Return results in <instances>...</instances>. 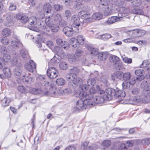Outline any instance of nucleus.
<instances>
[{
    "instance_id": "f257e3e1",
    "label": "nucleus",
    "mask_w": 150,
    "mask_h": 150,
    "mask_svg": "<svg viewBox=\"0 0 150 150\" xmlns=\"http://www.w3.org/2000/svg\"><path fill=\"white\" fill-rule=\"evenodd\" d=\"M106 94L103 95V97L100 96L96 97L94 98L93 101L96 104L101 103H103L104 100H109L112 99L111 96L114 94V91L113 89L111 88H108L106 89Z\"/></svg>"
},
{
    "instance_id": "f03ea898",
    "label": "nucleus",
    "mask_w": 150,
    "mask_h": 150,
    "mask_svg": "<svg viewBox=\"0 0 150 150\" xmlns=\"http://www.w3.org/2000/svg\"><path fill=\"white\" fill-rule=\"evenodd\" d=\"M97 92V90H96L94 88L92 87L90 89L89 92L88 93H86L85 92H80L79 94V97L80 99L85 98L92 102L91 101L92 99L94 96V94Z\"/></svg>"
},
{
    "instance_id": "7ed1b4c3",
    "label": "nucleus",
    "mask_w": 150,
    "mask_h": 150,
    "mask_svg": "<svg viewBox=\"0 0 150 150\" xmlns=\"http://www.w3.org/2000/svg\"><path fill=\"white\" fill-rule=\"evenodd\" d=\"M81 100H78L76 104V107L78 110L85 109L87 106L92 105L93 104L92 102L85 98L81 99Z\"/></svg>"
},
{
    "instance_id": "20e7f679",
    "label": "nucleus",
    "mask_w": 150,
    "mask_h": 150,
    "mask_svg": "<svg viewBox=\"0 0 150 150\" xmlns=\"http://www.w3.org/2000/svg\"><path fill=\"white\" fill-rule=\"evenodd\" d=\"M110 61L112 63L114 67L117 70H120L122 63L120 61V58L117 56L112 55L110 58Z\"/></svg>"
},
{
    "instance_id": "39448f33",
    "label": "nucleus",
    "mask_w": 150,
    "mask_h": 150,
    "mask_svg": "<svg viewBox=\"0 0 150 150\" xmlns=\"http://www.w3.org/2000/svg\"><path fill=\"white\" fill-rule=\"evenodd\" d=\"M58 72L57 69L54 67H49L47 71V76L51 79L57 77L58 76Z\"/></svg>"
},
{
    "instance_id": "423d86ee",
    "label": "nucleus",
    "mask_w": 150,
    "mask_h": 150,
    "mask_svg": "<svg viewBox=\"0 0 150 150\" xmlns=\"http://www.w3.org/2000/svg\"><path fill=\"white\" fill-rule=\"evenodd\" d=\"M71 20L72 23V27L76 28L75 30L76 32H78L79 30V27L80 26L79 18L77 16L74 15L72 17Z\"/></svg>"
},
{
    "instance_id": "0eeeda50",
    "label": "nucleus",
    "mask_w": 150,
    "mask_h": 150,
    "mask_svg": "<svg viewBox=\"0 0 150 150\" xmlns=\"http://www.w3.org/2000/svg\"><path fill=\"white\" fill-rule=\"evenodd\" d=\"M65 78L68 81H71L72 83L75 85H77L79 83L82 82V81L81 78L78 77L76 75L71 76H70V75H67Z\"/></svg>"
},
{
    "instance_id": "6e6552de",
    "label": "nucleus",
    "mask_w": 150,
    "mask_h": 150,
    "mask_svg": "<svg viewBox=\"0 0 150 150\" xmlns=\"http://www.w3.org/2000/svg\"><path fill=\"white\" fill-rule=\"evenodd\" d=\"M29 64H26L25 65V69L30 72H33L36 71V64L33 60L29 62Z\"/></svg>"
},
{
    "instance_id": "1a4fd4ad",
    "label": "nucleus",
    "mask_w": 150,
    "mask_h": 150,
    "mask_svg": "<svg viewBox=\"0 0 150 150\" xmlns=\"http://www.w3.org/2000/svg\"><path fill=\"white\" fill-rule=\"evenodd\" d=\"M118 11L119 12V13L118 14V16L121 20L123 17L128 16L129 12V9L126 6L123 7V8H121Z\"/></svg>"
},
{
    "instance_id": "9d476101",
    "label": "nucleus",
    "mask_w": 150,
    "mask_h": 150,
    "mask_svg": "<svg viewBox=\"0 0 150 150\" xmlns=\"http://www.w3.org/2000/svg\"><path fill=\"white\" fill-rule=\"evenodd\" d=\"M16 17L17 19L20 20L21 23H26L28 20V16L24 14H17Z\"/></svg>"
},
{
    "instance_id": "9b49d317",
    "label": "nucleus",
    "mask_w": 150,
    "mask_h": 150,
    "mask_svg": "<svg viewBox=\"0 0 150 150\" xmlns=\"http://www.w3.org/2000/svg\"><path fill=\"white\" fill-rule=\"evenodd\" d=\"M120 20L118 16H112L108 18L107 20L104 22V23L105 25H110L113 23L115 22L119 21Z\"/></svg>"
},
{
    "instance_id": "f8f14e48",
    "label": "nucleus",
    "mask_w": 150,
    "mask_h": 150,
    "mask_svg": "<svg viewBox=\"0 0 150 150\" xmlns=\"http://www.w3.org/2000/svg\"><path fill=\"white\" fill-rule=\"evenodd\" d=\"M64 34L68 37L71 36L74 33L73 28L69 26L65 27L63 29Z\"/></svg>"
},
{
    "instance_id": "ddd939ff",
    "label": "nucleus",
    "mask_w": 150,
    "mask_h": 150,
    "mask_svg": "<svg viewBox=\"0 0 150 150\" xmlns=\"http://www.w3.org/2000/svg\"><path fill=\"white\" fill-rule=\"evenodd\" d=\"M52 7L51 5L49 3H45L44 4L43 7L42 12L44 14L47 15L48 13L51 12Z\"/></svg>"
},
{
    "instance_id": "4468645a",
    "label": "nucleus",
    "mask_w": 150,
    "mask_h": 150,
    "mask_svg": "<svg viewBox=\"0 0 150 150\" xmlns=\"http://www.w3.org/2000/svg\"><path fill=\"white\" fill-rule=\"evenodd\" d=\"M122 79V72L117 71L114 72L112 75L111 79L113 81H117Z\"/></svg>"
},
{
    "instance_id": "2eb2a0df",
    "label": "nucleus",
    "mask_w": 150,
    "mask_h": 150,
    "mask_svg": "<svg viewBox=\"0 0 150 150\" xmlns=\"http://www.w3.org/2000/svg\"><path fill=\"white\" fill-rule=\"evenodd\" d=\"M113 89L114 91V94L111 96L112 98V96H115L116 97H117L119 99L120 98L122 100L125 96V94L124 91H122L121 90H119L117 92L115 91L114 89Z\"/></svg>"
},
{
    "instance_id": "dca6fc26",
    "label": "nucleus",
    "mask_w": 150,
    "mask_h": 150,
    "mask_svg": "<svg viewBox=\"0 0 150 150\" xmlns=\"http://www.w3.org/2000/svg\"><path fill=\"white\" fill-rule=\"evenodd\" d=\"M77 42L76 44L73 45V47L75 48H78L79 47V44L83 45L84 44V39L81 35H79L77 37Z\"/></svg>"
},
{
    "instance_id": "f3484780",
    "label": "nucleus",
    "mask_w": 150,
    "mask_h": 150,
    "mask_svg": "<svg viewBox=\"0 0 150 150\" xmlns=\"http://www.w3.org/2000/svg\"><path fill=\"white\" fill-rule=\"evenodd\" d=\"M88 143L87 142H84L82 145V148L83 150H95L96 149L95 145L91 146H88Z\"/></svg>"
},
{
    "instance_id": "a211bd4d",
    "label": "nucleus",
    "mask_w": 150,
    "mask_h": 150,
    "mask_svg": "<svg viewBox=\"0 0 150 150\" xmlns=\"http://www.w3.org/2000/svg\"><path fill=\"white\" fill-rule=\"evenodd\" d=\"M108 52H101L98 54V58L100 61H105L108 58Z\"/></svg>"
},
{
    "instance_id": "6ab92c4d",
    "label": "nucleus",
    "mask_w": 150,
    "mask_h": 150,
    "mask_svg": "<svg viewBox=\"0 0 150 150\" xmlns=\"http://www.w3.org/2000/svg\"><path fill=\"white\" fill-rule=\"evenodd\" d=\"M56 91V89L55 87H52L48 91L45 92V94L47 95H50L53 97H55L57 96Z\"/></svg>"
},
{
    "instance_id": "aec40b11",
    "label": "nucleus",
    "mask_w": 150,
    "mask_h": 150,
    "mask_svg": "<svg viewBox=\"0 0 150 150\" xmlns=\"http://www.w3.org/2000/svg\"><path fill=\"white\" fill-rule=\"evenodd\" d=\"M61 60V57L58 55L54 56L53 58L52 59L49 63V64L52 65H54L55 64L59 63Z\"/></svg>"
},
{
    "instance_id": "412c9836",
    "label": "nucleus",
    "mask_w": 150,
    "mask_h": 150,
    "mask_svg": "<svg viewBox=\"0 0 150 150\" xmlns=\"http://www.w3.org/2000/svg\"><path fill=\"white\" fill-rule=\"evenodd\" d=\"M79 14L82 18H85L88 20L90 19L89 17L90 16V14L86 11H81L79 13Z\"/></svg>"
},
{
    "instance_id": "4be33fe9",
    "label": "nucleus",
    "mask_w": 150,
    "mask_h": 150,
    "mask_svg": "<svg viewBox=\"0 0 150 150\" xmlns=\"http://www.w3.org/2000/svg\"><path fill=\"white\" fill-rule=\"evenodd\" d=\"M14 17L13 15L10 13H8L6 15V19L7 20L8 23H6L5 25L7 26H10L11 25L10 24L12 21L13 18Z\"/></svg>"
},
{
    "instance_id": "5701e85b",
    "label": "nucleus",
    "mask_w": 150,
    "mask_h": 150,
    "mask_svg": "<svg viewBox=\"0 0 150 150\" xmlns=\"http://www.w3.org/2000/svg\"><path fill=\"white\" fill-rule=\"evenodd\" d=\"M79 69L77 67H73L70 69V74H67V75H70V76L75 75H77L79 73Z\"/></svg>"
},
{
    "instance_id": "b1692460",
    "label": "nucleus",
    "mask_w": 150,
    "mask_h": 150,
    "mask_svg": "<svg viewBox=\"0 0 150 150\" xmlns=\"http://www.w3.org/2000/svg\"><path fill=\"white\" fill-rule=\"evenodd\" d=\"M20 54L22 57L24 59H27L29 58V56L28 51L25 49H23L20 50Z\"/></svg>"
},
{
    "instance_id": "393cba45",
    "label": "nucleus",
    "mask_w": 150,
    "mask_h": 150,
    "mask_svg": "<svg viewBox=\"0 0 150 150\" xmlns=\"http://www.w3.org/2000/svg\"><path fill=\"white\" fill-rule=\"evenodd\" d=\"M132 12L133 13L139 15H144V13L142 8H134L133 9Z\"/></svg>"
},
{
    "instance_id": "a878e982",
    "label": "nucleus",
    "mask_w": 150,
    "mask_h": 150,
    "mask_svg": "<svg viewBox=\"0 0 150 150\" xmlns=\"http://www.w3.org/2000/svg\"><path fill=\"white\" fill-rule=\"evenodd\" d=\"M88 50L90 52V54L93 55H96L98 54V50L97 49L94 48L90 46L87 47Z\"/></svg>"
},
{
    "instance_id": "bb28decb",
    "label": "nucleus",
    "mask_w": 150,
    "mask_h": 150,
    "mask_svg": "<svg viewBox=\"0 0 150 150\" xmlns=\"http://www.w3.org/2000/svg\"><path fill=\"white\" fill-rule=\"evenodd\" d=\"M45 23L46 25L48 27L53 25L54 24L53 19L49 16L46 18L45 19Z\"/></svg>"
},
{
    "instance_id": "cd10ccee",
    "label": "nucleus",
    "mask_w": 150,
    "mask_h": 150,
    "mask_svg": "<svg viewBox=\"0 0 150 150\" xmlns=\"http://www.w3.org/2000/svg\"><path fill=\"white\" fill-rule=\"evenodd\" d=\"M3 71L5 77L6 78H9L11 76V73L10 72V69L8 67L4 68Z\"/></svg>"
},
{
    "instance_id": "c85d7f7f",
    "label": "nucleus",
    "mask_w": 150,
    "mask_h": 150,
    "mask_svg": "<svg viewBox=\"0 0 150 150\" xmlns=\"http://www.w3.org/2000/svg\"><path fill=\"white\" fill-rule=\"evenodd\" d=\"M28 22L31 25H35L37 23V18L35 17L32 16L29 18H28Z\"/></svg>"
},
{
    "instance_id": "c756f323",
    "label": "nucleus",
    "mask_w": 150,
    "mask_h": 150,
    "mask_svg": "<svg viewBox=\"0 0 150 150\" xmlns=\"http://www.w3.org/2000/svg\"><path fill=\"white\" fill-rule=\"evenodd\" d=\"M11 44V46L14 48L21 47L22 46V44L21 42L16 40L12 41Z\"/></svg>"
},
{
    "instance_id": "7c9ffc66",
    "label": "nucleus",
    "mask_w": 150,
    "mask_h": 150,
    "mask_svg": "<svg viewBox=\"0 0 150 150\" xmlns=\"http://www.w3.org/2000/svg\"><path fill=\"white\" fill-rule=\"evenodd\" d=\"M112 37L111 35L109 33H105L102 35H100L98 36L99 38L104 40H106Z\"/></svg>"
},
{
    "instance_id": "2f4dec72",
    "label": "nucleus",
    "mask_w": 150,
    "mask_h": 150,
    "mask_svg": "<svg viewBox=\"0 0 150 150\" xmlns=\"http://www.w3.org/2000/svg\"><path fill=\"white\" fill-rule=\"evenodd\" d=\"M116 5L118 7V11L120 10L121 8H123L126 6V2L121 1V0H118L116 4Z\"/></svg>"
},
{
    "instance_id": "473e14b6",
    "label": "nucleus",
    "mask_w": 150,
    "mask_h": 150,
    "mask_svg": "<svg viewBox=\"0 0 150 150\" xmlns=\"http://www.w3.org/2000/svg\"><path fill=\"white\" fill-rule=\"evenodd\" d=\"M108 77L105 75L102 76L100 78V80L104 83L105 85L106 86H108L109 85L108 81Z\"/></svg>"
},
{
    "instance_id": "72a5a7b5",
    "label": "nucleus",
    "mask_w": 150,
    "mask_h": 150,
    "mask_svg": "<svg viewBox=\"0 0 150 150\" xmlns=\"http://www.w3.org/2000/svg\"><path fill=\"white\" fill-rule=\"evenodd\" d=\"M131 76V73L129 72L123 73L122 72V79L125 81L128 80Z\"/></svg>"
},
{
    "instance_id": "f704fd0d",
    "label": "nucleus",
    "mask_w": 150,
    "mask_h": 150,
    "mask_svg": "<svg viewBox=\"0 0 150 150\" xmlns=\"http://www.w3.org/2000/svg\"><path fill=\"white\" fill-rule=\"evenodd\" d=\"M103 17V15L100 13H96L92 16V18L96 20H99L101 19Z\"/></svg>"
},
{
    "instance_id": "c9c22d12",
    "label": "nucleus",
    "mask_w": 150,
    "mask_h": 150,
    "mask_svg": "<svg viewBox=\"0 0 150 150\" xmlns=\"http://www.w3.org/2000/svg\"><path fill=\"white\" fill-rule=\"evenodd\" d=\"M2 105L4 107H5L8 105L9 104L10 102V99L5 97L3 99L1 100Z\"/></svg>"
},
{
    "instance_id": "e433bc0d",
    "label": "nucleus",
    "mask_w": 150,
    "mask_h": 150,
    "mask_svg": "<svg viewBox=\"0 0 150 150\" xmlns=\"http://www.w3.org/2000/svg\"><path fill=\"white\" fill-rule=\"evenodd\" d=\"M23 81L25 84H30L33 82L32 79L28 76H26L25 79H23Z\"/></svg>"
},
{
    "instance_id": "4c0bfd02",
    "label": "nucleus",
    "mask_w": 150,
    "mask_h": 150,
    "mask_svg": "<svg viewBox=\"0 0 150 150\" xmlns=\"http://www.w3.org/2000/svg\"><path fill=\"white\" fill-rule=\"evenodd\" d=\"M112 11L110 8L107 6L104 12V14L105 16H108L111 15L112 13Z\"/></svg>"
},
{
    "instance_id": "58836bf2",
    "label": "nucleus",
    "mask_w": 150,
    "mask_h": 150,
    "mask_svg": "<svg viewBox=\"0 0 150 150\" xmlns=\"http://www.w3.org/2000/svg\"><path fill=\"white\" fill-rule=\"evenodd\" d=\"M30 92L34 94H38L40 93L41 92V91L40 89L33 88L30 89L29 90Z\"/></svg>"
},
{
    "instance_id": "ea45409f",
    "label": "nucleus",
    "mask_w": 150,
    "mask_h": 150,
    "mask_svg": "<svg viewBox=\"0 0 150 150\" xmlns=\"http://www.w3.org/2000/svg\"><path fill=\"white\" fill-rule=\"evenodd\" d=\"M60 68L63 70H66L68 67V64L65 62H62L59 64Z\"/></svg>"
},
{
    "instance_id": "a19ab883",
    "label": "nucleus",
    "mask_w": 150,
    "mask_h": 150,
    "mask_svg": "<svg viewBox=\"0 0 150 150\" xmlns=\"http://www.w3.org/2000/svg\"><path fill=\"white\" fill-rule=\"evenodd\" d=\"M51 30L53 32H57L59 30V27L56 25H54L53 24V25H51V26L49 27Z\"/></svg>"
},
{
    "instance_id": "79ce46f5",
    "label": "nucleus",
    "mask_w": 150,
    "mask_h": 150,
    "mask_svg": "<svg viewBox=\"0 0 150 150\" xmlns=\"http://www.w3.org/2000/svg\"><path fill=\"white\" fill-rule=\"evenodd\" d=\"M18 89L19 91L22 93H25L28 92V91L23 86H18Z\"/></svg>"
},
{
    "instance_id": "37998d69",
    "label": "nucleus",
    "mask_w": 150,
    "mask_h": 150,
    "mask_svg": "<svg viewBox=\"0 0 150 150\" xmlns=\"http://www.w3.org/2000/svg\"><path fill=\"white\" fill-rule=\"evenodd\" d=\"M65 81L62 78L57 79L56 81V83L58 85H63L65 83Z\"/></svg>"
},
{
    "instance_id": "c03bdc74",
    "label": "nucleus",
    "mask_w": 150,
    "mask_h": 150,
    "mask_svg": "<svg viewBox=\"0 0 150 150\" xmlns=\"http://www.w3.org/2000/svg\"><path fill=\"white\" fill-rule=\"evenodd\" d=\"M122 59L124 62L127 64H131L132 62V60L131 58H128L126 57H122Z\"/></svg>"
},
{
    "instance_id": "a18cd8bd",
    "label": "nucleus",
    "mask_w": 150,
    "mask_h": 150,
    "mask_svg": "<svg viewBox=\"0 0 150 150\" xmlns=\"http://www.w3.org/2000/svg\"><path fill=\"white\" fill-rule=\"evenodd\" d=\"M10 33V30L9 29L7 28L4 29L2 33L3 35L6 37L8 36L9 35Z\"/></svg>"
},
{
    "instance_id": "49530a36",
    "label": "nucleus",
    "mask_w": 150,
    "mask_h": 150,
    "mask_svg": "<svg viewBox=\"0 0 150 150\" xmlns=\"http://www.w3.org/2000/svg\"><path fill=\"white\" fill-rule=\"evenodd\" d=\"M129 83L132 85H133L136 82L135 77L134 76H131L128 80Z\"/></svg>"
},
{
    "instance_id": "de8ad7c7",
    "label": "nucleus",
    "mask_w": 150,
    "mask_h": 150,
    "mask_svg": "<svg viewBox=\"0 0 150 150\" xmlns=\"http://www.w3.org/2000/svg\"><path fill=\"white\" fill-rule=\"evenodd\" d=\"M96 83L95 80L93 79H89L87 81L88 86H93Z\"/></svg>"
},
{
    "instance_id": "09e8293b",
    "label": "nucleus",
    "mask_w": 150,
    "mask_h": 150,
    "mask_svg": "<svg viewBox=\"0 0 150 150\" xmlns=\"http://www.w3.org/2000/svg\"><path fill=\"white\" fill-rule=\"evenodd\" d=\"M6 63L2 58H0V69H3L5 67Z\"/></svg>"
},
{
    "instance_id": "8fccbe9b",
    "label": "nucleus",
    "mask_w": 150,
    "mask_h": 150,
    "mask_svg": "<svg viewBox=\"0 0 150 150\" xmlns=\"http://www.w3.org/2000/svg\"><path fill=\"white\" fill-rule=\"evenodd\" d=\"M111 144V142L109 140H105L102 143V145L105 147H108Z\"/></svg>"
},
{
    "instance_id": "3c124183",
    "label": "nucleus",
    "mask_w": 150,
    "mask_h": 150,
    "mask_svg": "<svg viewBox=\"0 0 150 150\" xmlns=\"http://www.w3.org/2000/svg\"><path fill=\"white\" fill-rule=\"evenodd\" d=\"M3 58L6 63L11 61V57L9 54H4Z\"/></svg>"
},
{
    "instance_id": "603ef678",
    "label": "nucleus",
    "mask_w": 150,
    "mask_h": 150,
    "mask_svg": "<svg viewBox=\"0 0 150 150\" xmlns=\"http://www.w3.org/2000/svg\"><path fill=\"white\" fill-rule=\"evenodd\" d=\"M68 61L70 63L74 62L76 60L75 56L74 54L69 55L68 57Z\"/></svg>"
},
{
    "instance_id": "864d4df0",
    "label": "nucleus",
    "mask_w": 150,
    "mask_h": 150,
    "mask_svg": "<svg viewBox=\"0 0 150 150\" xmlns=\"http://www.w3.org/2000/svg\"><path fill=\"white\" fill-rule=\"evenodd\" d=\"M21 71L20 68H16L14 69L13 73L16 76H19L21 74Z\"/></svg>"
},
{
    "instance_id": "5fc2aeb1",
    "label": "nucleus",
    "mask_w": 150,
    "mask_h": 150,
    "mask_svg": "<svg viewBox=\"0 0 150 150\" xmlns=\"http://www.w3.org/2000/svg\"><path fill=\"white\" fill-rule=\"evenodd\" d=\"M150 142V139L149 138L144 139H142L141 143L142 144H148Z\"/></svg>"
},
{
    "instance_id": "6e6d98bb",
    "label": "nucleus",
    "mask_w": 150,
    "mask_h": 150,
    "mask_svg": "<svg viewBox=\"0 0 150 150\" xmlns=\"http://www.w3.org/2000/svg\"><path fill=\"white\" fill-rule=\"evenodd\" d=\"M1 41L3 44L7 45L9 42V40L6 37H3L1 39Z\"/></svg>"
},
{
    "instance_id": "4d7b16f0",
    "label": "nucleus",
    "mask_w": 150,
    "mask_h": 150,
    "mask_svg": "<svg viewBox=\"0 0 150 150\" xmlns=\"http://www.w3.org/2000/svg\"><path fill=\"white\" fill-rule=\"evenodd\" d=\"M64 41L60 38H58L56 40V42L57 44L61 47H62L63 45H64Z\"/></svg>"
},
{
    "instance_id": "13d9d810",
    "label": "nucleus",
    "mask_w": 150,
    "mask_h": 150,
    "mask_svg": "<svg viewBox=\"0 0 150 150\" xmlns=\"http://www.w3.org/2000/svg\"><path fill=\"white\" fill-rule=\"evenodd\" d=\"M149 91H150V85L145 86L143 91L144 95L147 94V92H149Z\"/></svg>"
},
{
    "instance_id": "bf43d9fd",
    "label": "nucleus",
    "mask_w": 150,
    "mask_h": 150,
    "mask_svg": "<svg viewBox=\"0 0 150 150\" xmlns=\"http://www.w3.org/2000/svg\"><path fill=\"white\" fill-rule=\"evenodd\" d=\"M88 86L86 84H82L80 86L79 88L83 91H86L89 88Z\"/></svg>"
},
{
    "instance_id": "052dcab7",
    "label": "nucleus",
    "mask_w": 150,
    "mask_h": 150,
    "mask_svg": "<svg viewBox=\"0 0 150 150\" xmlns=\"http://www.w3.org/2000/svg\"><path fill=\"white\" fill-rule=\"evenodd\" d=\"M61 16L59 14H57L54 16V20L59 22L62 19Z\"/></svg>"
},
{
    "instance_id": "680f3d73",
    "label": "nucleus",
    "mask_w": 150,
    "mask_h": 150,
    "mask_svg": "<svg viewBox=\"0 0 150 150\" xmlns=\"http://www.w3.org/2000/svg\"><path fill=\"white\" fill-rule=\"evenodd\" d=\"M137 31L138 33V34H137V36L138 37L143 36L145 33V31L144 30L139 29V30H137Z\"/></svg>"
},
{
    "instance_id": "e2e57ef3",
    "label": "nucleus",
    "mask_w": 150,
    "mask_h": 150,
    "mask_svg": "<svg viewBox=\"0 0 150 150\" xmlns=\"http://www.w3.org/2000/svg\"><path fill=\"white\" fill-rule=\"evenodd\" d=\"M144 71L142 69H137L135 71V74L137 76L143 75Z\"/></svg>"
},
{
    "instance_id": "0e129e2a",
    "label": "nucleus",
    "mask_w": 150,
    "mask_h": 150,
    "mask_svg": "<svg viewBox=\"0 0 150 150\" xmlns=\"http://www.w3.org/2000/svg\"><path fill=\"white\" fill-rule=\"evenodd\" d=\"M55 49L56 50L57 52L60 54H63L64 52L62 49L58 46H56L55 47Z\"/></svg>"
},
{
    "instance_id": "69168bd1",
    "label": "nucleus",
    "mask_w": 150,
    "mask_h": 150,
    "mask_svg": "<svg viewBox=\"0 0 150 150\" xmlns=\"http://www.w3.org/2000/svg\"><path fill=\"white\" fill-rule=\"evenodd\" d=\"M134 144V141H128L126 143L125 146L128 147H132L133 145Z\"/></svg>"
},
{
    "instance_id": "338daca9",
    "label": "nucleus",
    "mask_w": 150,
    "mask_h": 150,
    "mask_svg": "<svg viewBox=\"0 0 150 150\" xmlns=\"http://www.w3.org/2000/svg\"><path fill=\"white\" fill-rule=\"evenodd\" d=\"M54 8L57 11H59L62 9L63 6L61 5L57 4L54 5Z\"/></svg>"
},
{
    "instance_id": "774afa93",
    "label": "nucleus",
    "mask_w": 150,
    "mask_h": 150,
    "mask_svg": "<svg viewBox=\"0 0 150 150\" xmlns=\"http://www.w3.org/2000/svg\"><path fill=\"white\" fill-rule=\"evenodd\" d=\"M65 16L68 18L70 17L71 16V13L70 11L69 10H66L65 11Z\"/></svg>"
}]
</instances>
